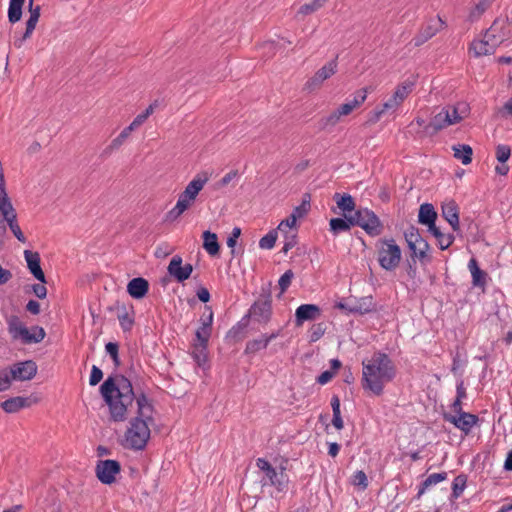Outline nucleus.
<instances>
[{
  "label": "nucleus",
  "mask_w": 512,
  "mask_h": 512,
  "mask_svg": "<svg viewBox=\"0 0 512 512\" xmlns=\"http://www.w3.org/2000/svg\"><path fill=\"white\" fill-rule=\"evenodd\" d=\"M153 419H146L144 417H135L131 419L130 426L125 433V447L142 450L150 438L149 423Z\"/></svg>",
  "instance_id": "5"
},
{
  "label": "nucleus",
  "mask_w": 512,
  "mask_h": 512,
  "mask_svg": "<svg viewBox=\"0 0 512 512\" xmlns=\"http://www.w3.org/2000/svg\"><path fill=\"white\" fill-rule=\"evenodd\" d=\"M238 175V172L236 170H232L228 172L226 175H224L219 182L217 183V187L221 188L226 185H228L234 178H236Z\"/></svg>",
  "instance_id": "61"
},
{
  "label": "nucleus",
  "mask_w": 512,
  "mask_h": 512,
  "mask_svg": "<svg viewBox=\"0 0 512 512\" xmlns=\"http://www.w3.org/2000/svg\"><path fill=\"white\" fill-rule=\"evenodd\" d=\"M396 367L384 352L376 351L370 358L362 361L361 386L365 392L373 396H381L385 385L396 377Z\"/></svg>",
  "instance_id": "2"
},
{
  "label": "nucleus",
  "mask_w": 512,
  "mask_h": 512,
  "mask_svg": "<svg viewBox=\"0 0 512 512\" xmlns=\"http://www.w3.org/2000/svg\"><path fill=\"white\" fill-rule=\"evenodd\" d=\"M462 119L463 117L458 113L457 107L444 106L432 117L424 129H419L416 133L419 138L432 137L441 130L459 123Z\"/></svg>",
  "instance_id": "3"
},
{
  "label": "nucleus",
  "mask_w": 512,
  "mask_h": 512,
  "mask_svg": "<svg viewBox=\"0 0 512 512\" xmlns=\"http://www.w3.org/2000/svg\"><path fill=\"white\" fill-rule=\"evenodd\" d=\"M277 240V232L270 231L265 236H263L259 241V247L261 249H272Z\"/></svg>",
  "instance_id": "45"
},
{
  "label": "nucleus",
  "mask_w": 512,
  "mask_h": 512,
  "mask_svg": "<svg viewBox=\"0 0 512 512\" xmlns=\"http://www.w3.org/2000/svg\"><path fill=\"white\" fill-rule=\"evenodd\" d=\"M294 277V273L292 270H287L279 279L278 285L280 287L281 292H285L289 286L291 285V281Z\"/></svg>",
  "instance_id": "51"
},
{
  "label": "nucleus",
  "mask_w": 512,
  "mask_h": 512,
  "mask_svg": "<svg viewBox=\"0 0 512 512\" xmlns=\"http://www.w3.org/2000/svg\"><path fill=\"white\" fill-rule=\"evenodd\" d=\"M13 380H31L37 373L35 362L29 360L14 364L9 372Z\"/></svg>",
  "instance_id": "17"
},
{
  "label": "nucleus",
  "mask_w": 512,
  "mask_h": 512,
  "mask_svg": "<svg viewBox=\"0 0 512 512\" xmlns=\"http://www.w3.org/2000/svg\"><path fill=\"white\" fill-rule=\"evenodd\" d=\"M444 26L445 22L441 19L440 16L429 19L421 26L419 32L412 39L411 43H413L415 47L423 45L425 42L435 36L437 32Z\"/></svg>",
  "instance_id": "11"
},
{
  "label": "nucleus",
  "mask_w": 512,
  "mask_h": 512,
  "mask_svg": "<svg viewBox=\"0 0 512 512\" xmlns=\"http://www.w3.org/2000/svg\"><path fill=\"white\" fill-rule=\"evenodd\" d=\"M454 157L462 162L464 165H468L472 162L473 150L467 144H459L453 146Z\"/></svg>",
  "instance_id": "32"
},
{
  "label": "nucleus",
  "mask_w": 512,
  "mask_h": 512,
  "mask_svg": "<svg viewBox=\"0 0 512 512\" xmlns=\"http://www.w3.org/2000/svg\"><path fill=\"white\" fill-rule=\"evenodd\" d=\"M185 206L182 202L177 201L176 205L167 213V220L174 221L179 218L187 210Z\"/></svg>",
  "instance_id": "50"
},
{
  "label": "nucleus",
  "mask_w": 512,
  "mask_h": 512,
  "mask_svg": "<svg viewBox=\"0 0 512 512\" xmlns=\"http://www.w3.org/2000/svg\"><path fill=\"white\" fill-rule=\"evenodd\" d=\"M7 330L13 340H20L23 344L41 342L45 336V330L40 326H32L30 329L17 315L6 316Z\"/></svg>",
  "instance_id": "4"
},
{
  "label": "nucleus",
  "mask_w": 512,
  "mask_h": 512,
  "mask_svg": "<svg viewBox=\"0 0 512 512\" xmlns=\"http://www.w3.org/2000/svg\"><path fill=\"white\" fill-rule=\"evenodd\" d=\"M380 247L378 248L379 265L387 270H395L401 261L402 252L394 239H380Z\"/></svg>",
  "instance_id": "7"
},
{
  "label": "nucleus",
  "mask_w": 512,
  "mask_h": 512,
  "mask_svg": "<svg viewBox=\"0 0 512 512\" xmlns=\"http://www.w3.org/2000/svg\"><path fill=\"white\" fill-rule=\"evenodd\" d=\"M24 2L25 0H10L8 18L11 23H16L21 19Z\"/></svg>",
  "instance_id": "37"
},
{
  "label": "nucleus",
  "mask_w": 512,
  "mask_h": 512,
  "mask_svg": "<svg viewBox=\"0 0 512 512\" xmlns=\"http://www.w3.org/2000/svg\"><path fill=\"white\" fill-rule=\"evenodd\" d=\"M207 346L199 343L193 344L192 356L198 365H202L207 360Z\"/></svg>",
  "instance_id": "42"
},
{
  "label": "nucleus",
  "mask_w": 512,
  "mask_h": 512,
  "mask_svg": "<svg viewBox=\"0 0 512 512\" xmlns=\"http://www.w3.org/2000/svg\"><path fill=\"white\" fill-rule=\"evenodd\" d=\"M353 224L360 226L370 236H378L383 231V225L377 215L369 209H359L352 215Z\"/></svg>",
  "instance_id": "9"
},
{
  "label": "nucleus",
  "mask_w": 512,
  "mask_h": 512,
  "mask_svg": "<svg viewBox=\"0 0 512 512\" xmlns=\"http://www.w3.org/2000/svg\"><path fill=\"white\" fill-rule=\"evenodd\" d=\"M250 313L256 321L260 323L267 322L271 316V300L265 299L255 302L250 309Z\"/></svg>",
  "instance_id": "22"
},
{
  "label": "nucleus",
  "mask_w": 512,
  "mask_h": 512,
  "mask_svg": "<svg viewBox=\"0 0 512 512\" xmlns=\"http://www.w3.org/2000/svg\"><path fill=\"white\" fill-rule=\"evenodd\" d=\"M428 231L436 238L437 245L441 250L448 249L454 242L455 237L453 234H444L441 232L440 228L436 225L430 227Z\"/></svg>",
  "instance_id": "30"
},
{
  "label": "nucleus",
  "mask_w": 512,
  "mask_h": 512,
  "mask_svg": "<svg viewBox=\"0 0 512 512\" xmlns=\"http://www.w3.org/2000/svg\"><path fill=\"white\" fill-rule=\"evenodd\" d=\"M121 467L116 460H99L96 465V476L103 484H112Z\"/></svg>",
  "instance_id": "13"
},
{
  "label": "nucleus",
  "mask_w": 512,
  "mask_h": 512,
  "mask_svg": "<svg viewBox=\"0 0 512 512\" xmlns=\"http://www.w3.org/2000/svg\"><path fill=\"white\" fill-rule=\"evenodd\" d=\"M494 1L495 0H480L478 3H476L470 11V20L474 21L480 18V16L491 6Z\"/></svg>",
  "instance_id": "41"
},
{
  "label": "nucleus",
  "mask_w": 512,
  "mask_h": 512,
  "mask_svg": "<svg viewBox=\"0 0 512 512\" xmlns=\"http://www.w3.org/2000/svg\"><path fill=\"white\" fill-rule=\"evenodd\" d=\"M256 466L263 473L260 481L262 487L273 486L278 492H286L288 490L289 478L285 473V468L281 467V470L277 471L264 458H258Z\"/></svg>",
  "instance_id": "6"
},
{
  "label": "nucleus",
  "mask_w": 512,
  "mask_h": 512,
  "mask_svg": "<svg viewBox=\"0 0 512 512\" xmlns=\"http://www.w3.org/2000/svg\"><path fill=\"white\" fill-rule=\"evenodd\" d=\"M131 134V132L128 130V128H124L121 133L115 138L112 140L111 142V148H119L124 142L125 140L129 137V135Z\"/></svg>",
  "instance_id": "60"
},
{
  "label": "nucleus",
  "mask_w": 512,
  "mask_h": 512,
  "mask_svg": "<svg viewBox=\"0 0 512 512\" xmlns=\"http://www.w3.org/2000/svg\"><path fill=\"white\" fill-rule=\"evenodd\" d=\"M117 318L119 320L121 328L124 331L131 330L134 324V319L125 308H122L120 311H118Z\"/></svg>",
  "instance_id": "44"
},
{
  "label": "nucleus",
  "mask_w": 512,
  "mask_h": 512,
  "mask_svg": "<svg viewBox=\"0 0 512 512\" xmlns=\"http://www.w3.org/2000/svg\"><path fill=\"white\" fill-rule=\"evenodd\" d=\"M352 484L359 487L361 490H365L368 487V479L364 471H356L352 476Z\"/></svg>",
  "instance_id": "46"
},
{
  "label": "nucleus",
  "mask_w": 512,
  "mask_h": 512,
  "mask_svg": "<svg viewBox=\"0 0 512 512\" xmlns=\"http://www.w3.org/2000/svg\"><path fill=\"white\" fill-rule=\"evenodd\" d=\"M336 70H337V62H336V60H331L330 62L325 64L322 68H320L315 73V75L307 81V83L305 84L306 89L314 90V89L320 87V85L325 80H327L328 78H330L332 75L335 74Z\"/></svg>",
  "instance_id": "16"
},
{
  "label": "nucleus",
  "mask_w": 512,
  "mask_h": 512,
  "mask_svg": "<svg viewBox=\"0 0 512 512\" xmlns=\"http://www.w3.org/2000/svg\"><path fill=\"white\" fill-rule=\"evenodd\" d=\"M149 289V283L142 277L133 278L127 285V292L134 299L143 298Z\"/></svg>",
  "instance_id": "25"
},
{
  "label": "nucleus",
  "mask_w": 512,
  "mask_h": 512,
  "mask_svg": "<svg viewBox=\"0 0 512 512\" xmlns=\"http://www.w3.org/2000/svg\"><path fill=\"white\" fill-rule=\"evenodd\" d=\"M310 204L309 201H303V203L297 206L291 214L296 215V218H300L304 216L309 210Z\"/></svg>",
  "instance_id": "62"
},
{
  "label": "nucleus",
  "mask_w": 512,
  "mask_h": 512,
  "mask_svg": "<svg viewBox=\"0 0 512 512\" xmlns=\"http://www.w3.org/2000/svg\"><path fill=\"white\" fill-rule=\"evenodd\" d=\"M401 105V103H399L393 96H391L381 106L376 107L372 111V115L369 120L371 122H377L383 115L395 113Z\"/></svg>",
  "instance_id": "23"
},
{
  "label": "nucleus",
  "mask_w": 512,
  "mask_h": 512,
  "mask_svg": "<svg viewBox=\"0 0 512 512\" xmlns=\"http://www.w3.org/2000/svg\"><path fill=\"white\" fill-rule=\"evenodd\" d=\"M105 350L112 358L114 365L118 367L120 365L119 345L115 342H108L105 345Z\"/></svg>",
  "instance_id": "47"
},
{
  "label": "nucleus",
  "mask_w": 512,
  "mask_h": 512,
  "mask_svg": "<svg viewBox=\"0 0 512 512\" xmlns=\"http://www.w3.org/2000/svg\"><path fill=\"white\" fill-rule=\"evenodd\" d=\"M0 213L3 216V220H6L10 230L14 234V236L22 243L26 242V238L21 231L17 221H16V213L11 204V202L3 201L0 206Z\"/></svg>",
  "instance_id": "15"
},
{
  "label": "nucleus",
  "mask_w": 512,
  "mask_h": 512,
  "mask_svg": "<svg viewBox=\"0 0 512 512\" xmlns=\"http://www.w3.org/2000/svg\"><path fill=\"white\" fill-rule=\"evenodd\" d=\"M437 218V213L434 209V206L430 203H424L420 205L419 208V214H418V221L422 225L428 226V229L430 227L435 226V221Z\"/></svg>",
  "instance_id": "28"
},
{
  "label": "nucleus",
  "mask_w": 512,
  "mask_h": 512,
  "mask_svg": "<svg viewBox=\"0 0 512 512\" xmlns=\"http://www.w3.org/2000/svg\"><path fill=\"white\" fill-rule=\"evenodd\" d=\"M367 89L366 88H363V89H360L358 90L354 96H353V99L351 100H348L355 108H358L360 107L366 100L367 98Z\"/></svg>",
  "instance_id": "55"
},
{
  "label": "nucleus",
  "mask_w": 512,
  "mask_h": 512,
  "mask_svg": "<svg viewBox=\"0 0 512 512\" xmlns=\"http://www.w3.org/2000/svg\"><path fill=\"white\" fill-rule=\"evenodd\" d=\"M511 155V149L507 145H498L496 148V158L500 163H505Z\"/></svg>",
  "instance_id": "53"
},
{
  "label": "nucleus",
  "mask_w": 512,
  "mask_h": 512,
  "mask_svg": "<svg viewBox=\"0 0 512 512\" xmlns=\"http://www.w3.org/2000/svg\"><path fill=\"white\" fill-rule=\"evenodd\" d=\"M374 309L372 297L362 298L360 301L353 304L352 307L349 308L350 313H359L366 314L371 312Z\"/></svg>",
  "instance_id": "36"
},
{
  "label": "nucleus",
  "mask_w": 512,
  "mask_h": 512,
  "mask_svg": "<svg viewBox=\"0 0 512 512\" xmlns=\"http://www.w3.org/2000/svg\"><path fill=\"white\" fill-rule=\"evenodd\" d=\"M29 19L26 22V30L21 38L15 39L14 45L17 48H20L22 46V43L31 36L33 33L36 24L40 17V6L33 7V0H30L29 3Z\"/></svg>",
  "instance_id": "19"
},
{
  "label": "nucleus",
  "mask_w": 512,
  "mask_h": 512,
  "mask_svg": "<svg viewBox=\"0 0 512 512\" xmlns=\"http://www.w3.org/2000/svg\"><path fill=\"white\" fill-rule=\"evenodd\" d=\"M24 257L31 274L41 283H46L45 274L40 266V255L30 250L24 251Z\"/></svg>",
  "instance_id": "20"
},
{
  "label": "nucleus",
  "mask_w": 512,
  "mask_h": 512,
  "mask_svg": "<svg viewBox=\"0 0 512 512\" xmlns=\"http://www.w3.org/2000/svg\"><path fill=\"white\" fill-rule=\"evenodd\" d=\"M211 330V328L203 327L200 325V327L196 331L195 343L208 345V341L211 336Z\"/></svg>",
  "instance_id": "48"
},
{
  "label": "nucleus",
  "mask_w": 512,
  "mask_h": 512,
  "mask_svg": "<svg viewBox=\"0 0 512 512\" xmlns=\"http://www.w3.org/2000/svg\"><path fill=\"white\" fill-rule=\"evenodd\" d=\"M100 393L109 407L111 419L122 422L127 418V409L136 400L137 417L153 419V406L144 392L134 393L131 380L123 375L108 377L100 386Z\"/></svg>",
  "instance_id": "1"
},
{
  "label": "nucleus",
  "mask_w": 512,
  "mask_h": 512,
  "mask_svg": "<svg viewBox=\"0 0 512 512\" xmlns=\"http://www.w3.org/2000/svg\"><path fill=\"white\" fill-rule=\"evenodd\" d=\"M201 326L211 328L213 323V312L211 307L205 306V311L200 317Z\"/></svg>",
  "instance_id": "57"
},
{
  "label": "nucleus",
  "mask_w": 512,
  "mask_h": 512,
  "mask_svg": "<svg viewBox=\"0 0 512 512\" xmlns=\"http://www.w3.org/2000/svg\"><path fill=\"white\" fill-rule=\"evenodd\" d=\"M443 418L445 421L453 424L457 429L461 430L465 435L470 434L472 428L479 421L477 415L469 412H461L460 414L444 413Z\"/></svg>",
  "instance_id": "12"
},
{
  "label": "nucleus",
  "mask_w": 512,
  "mask_h": 512,
  "mask_svg": "<svg viewBox=\"0 0 512 512\" xmlns=\"http://www.w3.org/2000/svg\"><path fill=\"white\" fill-rule=\"evenodd\" d=\"M172 252H173V247H171L170 245H168L166 243H162L156 247L154 254H155L156 258H165L168 255H170Z\"/></svg>",
  "instance_id": "58"
},
{
  "label": "nucleus",
  "mask_w": 512,
  "mask_h": 512,
  "mask_svg": "<svg viewBox=\"0 0 512 512\" xmlns=\"http://www.w3.org/2000/svg\"><path fill=\"white\" fill-rule=\"evenodd\" d=\"M43 284L44 283L40 282L39 284H34L32 286L34 294L40 299L45 298L47 295V288Z\"/></svg>",
  "instance_id": "64"
},
{
  "label": "nucleus",
  "mask_w": 512,
  "mask_h": 512,
  "mask_svg": "<svg viewBox=\"0 0 512 512\" xmlns=\"http://www.w3.org/2000/svg\"><path fill=\"white\" fill-rule=\"evenodd\" d=\"M420 245V254H417V258L422 264H427L431 262V256L428 255V251L430 249V245L426 240L420 236L419 239L415 240V246Z\"/></svg>",
  "instance_id": "40"
},
{
  "label": "nucleus",
  "mask_w": 512,
  "mask_h": 512,
  "mask_svg": "<svg viewBox=\"0 0 512 512\" xmlns=\"http://www.w3.org/2000/svg\"><path fill=\"white\" fill-rule=\"evenodd\" d=\"M211 173L208 171H201L188 183L185 190L179 195L178 202L185 204L188 209L195 201L198 193L203 189L205 184L209 181Z\"/></svg>",
  "instance_id": "10"
},
{
  "label": "nucleus",
  "mask_w": 512,
  "mask_h": 512,
  "mask_svg": "<svg viewBox=\"0 0 512 512\" xmlns=\"http://www.w3.org/2000/svg\"><path fill=\"white\" fill-rule=\"evenodd\" d=\"M448 474L446 472L433 473L430 474L420 485L417 498H420L426 490H428L431 486L436 485L447 479Z\"/></svg>",
  "instance_id": "31"
},
{
  "label": "nucleus",
  "mask_w": 512,
  "mask_h": 512,
  "mask_svg": "<svg viewBox=\"0 0 512 512\" xmlns=\"http://www.w3.org/2000/svg\"><path fill=\"white\" fill-rule=\"evenodd\" d=\"M203 240V247L211 256H215L219 253L220 247L215 233L205 231L203 233Z\"/></svg>",
  "instance_id": "33"
},
{
  "label": "nucleus",
  "mask_w": 512,
  "mask_h": 512,
  "mask_svg": "<svg viewBox=\"0 0 512 512\" xmlns=\"http://www.w3.org/2000/svg\"><path fill=\"white\" fill-rule=\"evenodd\" d=\"M330 230L335 234H339V233H342V232H346V231H349L351 226H354L353 224V220H352V215L347 218V219H343V218H332L330 220Z\"/></svg>",
  "instance_id": "34"
},
{
  "label": "nucleus",
  "mask_w": 512,
  "mask_h": 512,
  "mask_svg": "<svg viewBox=\"0 0 512 512\" xmlns=\"http://www.w3.org/2000/svg\"><path fill=\"white\" fill-rule=\"evenodd\" d=\"M321 315L320 308L315 304H302L295 311L296 326L303 325L306 321H313Z\"/></svg>",
  "instance_id": "18"
},
{
  "label": "nucleus",
  "mask_w": 512,
  "mask_h": 512,
  "mask_svg": "<svg viewBox=\"0 0 512 512\" xmlns=\"http://www.w3.org/2000/svg\"><path fill=\"white\" fill-rule=\"evenodd\" d=\"M404 236L409 250L413 253H416L417 246H415V240L419 239L421 236L419 230L416 227L411 226L405 231Z\"/></svg>",
  "instance_id": "43"
},
{
  "label": "nucleus",
  "mask_w": 512,
  "mask_h": 512,
  "mask_svg": "<svg viewBox=\"0 0 512 512\" xmlns=\"http://www.w3.org/2000/svg\"><path fill=\"white\" fill-rule=\"evenodd\" d=\"M354 109L356 108L347 100V102L340 105L337 110L321 119V127L327 128L328 126H335L340 121L341 117L349 115Z\"/></svg>",
  "instance_id": "21"
},
{
  "label": "nucleus",
  "mask_w": 512,
  "mask_h": 512,
  "mask_svg": "<svg viewBox=\"0 0 512 512\" xmlns=\"http://www.w3.org/2000/svg\"><path fill=\"white\" fill-rule=\"evenodd\" d=\"M277 337V334L272 333L269 336L262 335L259 339H253L246 344L245 352L254 354L262 349H265L268 344Z\"/></svg>",
  "instance_id": "29"
},
{
  "label": "nucleus",
  "mask_w": 512,
  "mask_h": 512,
  "mask_svg": "<svg viewBox=\"0 0 512 512\" xmlns=\"http://www.w3.org/2000/svg\"><path fill=\"white\" fill-rule=\"evenodd\" d=\"M182 262V257L175 255L167 267L168 274L179 283H183L185 280L189 279L193 272V266L191 264L182 265Z\"/></svg>",
  "instance_id": "14"
},
{
  "label": "nucleus",
  "mask_w": 512,
  "mask_h": 512,
  "mask_svg": "<svg viewBox=\"0 0 512 512\" xmlns=\"http://www.w3.org/2000/svg\"><path fill=\"white\" fill-rule=\"evenodd\" d=\"M335 373L331 370H326L324 372H322L318 377H317V383L321 384V385H325L327 384L328 382H330L332 380V378L334 377Z\"/></svg>",
  "instance_id": "63"
},
{
  "label": "nucleus",
  "mask_w": 512,
  "mask_h": 512,
  "mask_svg": "<svg viewBox=\"0 0 512 512\" xmlns=\"http://www.w3.org/2000/svg\"><path fill=\"white\" fill-rule=\"evenodd\" d=\"M467 483V476L465 474H460L455 477L452 483V494L451 497L453 499H457L463 493Z\"/></svg>",
  "instance_id": "39"
},
{
  "label": "nucleus",
  "mask_w": 512,
  "mask_h": 512,
  "mask_svg": "<svg viewBox=\"0 0 512 512\" xmlns=\"http://www.w3.org/2000/svg\"><path fill=\"white\" fill-rule=\"evenodd\" d=\"M414 81H410V80H405L404 82H402L401 84H399L394 93H393V97L399 102V103H403L404 100L408 97V95L413 91V88H414Z\"/></svg>",
  "instance_id": "35"
},
{
  "label": "nucleus",
  "mask_w": 512,
  "mask_h": 512,
  "mask_svg": "<svg viewBox=\"0 0 512 512\" xmlns=\"http://www.w3.org/2000/svg\"><path fill=\"white\" fill-rule=\"evenodd\" d=\"M102 377H103L102 370L99 367H97L96 365H93L92 369H91L89 384L91 386L97 385L101 381Z\"/></svg>",
  "instance_id": "59"
},
{
  "label": "nucleus",
  "mask_w": 512,
  "mask_h": 512,
  "mask_svg": "<svg viewBox=\"0 0 512 512\" xmlns=\"http://www.w3.org/2000/svg\"><path fill=\"white\" fill-rule=\"evenodd\" d=\"M442 216L450 224L453 231L459 230L460 225H459L458 206L455 203V201H449L442 205Z\"/></svg>",
  "instance_id": "26"
},
{
  "label": "nucleus",
  "mask_w": 512,
  "mask_h": 512,
  "mask_svg": "<svg viewBox=\"0 0 512 512\" xmlns=\"http://www.w3.org/2000/svg\"><path fill=\"white\" fill-rule=\"evenodd\" d=\"M12 376L6 370L0 371V392L6 391L10 388L12 383Z\"/></svg>",
  "instance_id": "56"
},
{
  "label": "nucleus",
  "mask_w": 512,
  "mask_h": 512,
  "mask_svg": "<svg viewBox=\"0 0 512 512\" xmlns=\"http://www.w3.org/2000/svg\"><path fill=\"white\" fill-rule=\"evenodd\" d=\"M468 269L472 276V285L477 288L485 289L488 274L480 269L475 258H471L468 263Z\"/></svg>",
  "instance_id": "24"
},
{
  "label": "nucleus",
  "mask_w": 512,
  "mask_h": 512,
  "mask_svg": "<svg viewBox=\"0 0 512 512\" xmlns=\"http://www.w3.org/2000/svg\"><path fill=\"white\" fill-rule=\"evenodd\" d=\"M323 6V4L320 2V0H313L311 3H306L302 5L299 9V13L308 15L311 14L318 9H320Z\"/></svg>",
  "instance_id": "52"
},
{
  "label": "nucleus",
  "mask_w": 512,
  "mask_h": 512,
  "mask_svg": "<svg viewBox=\"0 0 512 512\" xmlns=\"http://www.w3.org/2000/svg\"><path fill=\"white\" fill-rule=\"evenodd\" d=\"M31 405V399L28 397H12L1 403V408L6 413H16L19 410L29 407Z\"/></svg>",
  "instance_id": "27"
},
{
  "label": "nucleus",
  "mask_w": 512,
  "mask_h": 512,
  "mask_svg": "<svg viewBox=\"0 0 512 512\" xmlns=\"http://www.w3.org/2000/svg\"><path fill=\"white\" fill-rule=\"evenodd\" d=\"M296 215L291 214L285 220H282L278 225V230L282 233L292 232L291 229L296 225Z\"/></svg>",
  "instance_id": "49"
},
{
  "label": "nucleus",
  "mask_w": 512,
  "mask_h": 512,
  "mask_svg": "<svg viewBox=\"0 0 512 512\" xmlns=\"http://www.w3.org/2000/svg\"><path fill=\"white\" fill-rule=\"evenodd\" d=\"M334 199L336 200V203H337V206L345 211V212H351L354 210V207H355V203H354V199L352 198L351 195L349 194H339V193H336L335 196H334Z\"/></svg>",
  "instance_id": "38"
},
{
  "label": "nucleus",
  "mask_w": 512,
  "mask_h": 512,
  "mask_svg": "<svg viewBox=\"0 0 512 512\" xmlns=\"http://www.w3.org/2000/svg\"><path fill=\"white\" fill-rule=\"evenodd\" d=\"M284 246L282 248L283 253H287L290 249H292L297 243V236L293 232L284 233Z\"/></svg>",
  "instance_id": "54"
},
{
  "label": "nucleus",
  "mask_w": 512,
  "mask_h": 512,
  "mask_svg": "<svg viewBox=\"0 0 512 512\" xmlns=\"http://www.w3.org/2000/svg\"><path fill=\"white\" fill-rule=\"evenodd\" d=\"M497 25V22H494L482 39L472 42L470 49L476 57L493 54L497 46L504 40L503 36L496 35Z\"/></svg>",
  "instance_id": "8"
}]
</instances>
